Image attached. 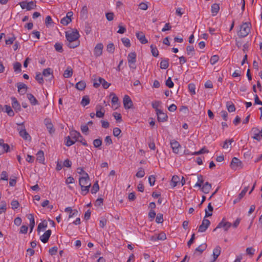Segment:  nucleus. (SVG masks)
Masks as SVG:
<instances>
[{
  "label": "nucleus",
  "mask_w": 262,
  "mask_h": 262,
  "mask_svg": "<svg viewBox=\"0 0 262 262\" xmlns=\"http://www.w3.org/2000/svg\"><path fill=\"white\" fill-rule=\"evenodd\" d=\"M251 24L248 23H244L240 26V29L237 32L238 36L241 37L247 36L250 30Z\"/></svg>",
  "instance_id": "f257e3e1"
},
{
  "label": "nucleus",
  "mask_w": 262,
  "mask_h": 262,
  "mask_svg": "<svg viewBox=\"0 0 262 262\" xmlns=\"http://www.w3.org/2000/svg\"><path fill=\"white\" fill-rule=\"evenodd\" d=\"M80 35L78 31L77 30L72 31H68L66 33V37L68 41H72L79 40L78 38Z\"/></svg>",
  "instance_id": "f03ea898"
},
{
  "label": "nucleus",
  "mask_w": 262,
  "mask_h": 262,
  "mask_svg": "<svg viewBox=\"0 0 262 262\" xmlns=\"http://www.w3.org/2000/svg\"><path fill=\"white\" fill-rule=\"evenodd\" d=\"M18 125L20 126V127L18 128L17 129L19 131V134L20 137H21L25 140L31 141V137L30 135L26 131V129L25 128L24 122L18 124Z\"/></svg>",
  "instance_id": "7ed1b4c3"
},
{
  "label": "nucleus",
  "mask_w": 262,
  "mask_h": 262,
  "mask_svg": "<svg viewBox=\"0 0 262 262\" xmlns=\"http://www.w3.org/2000/svg\"><path fill=\"white\" fill-rule=\"evenodd\" d=\"M225 219H223L222 221L219 223L216 227L213 230V231H215L218 228H223L225 231H227L230 228L232 224L229 222H225Z\"/></svg>",
  "instance_id": "20e7f679"
},
{
  "label": "nucleus",
  "mask_w": 262,
  "mask_h": 262,
  "mask_svg": "<svg viewBox=\"0 0 262 262\" xmlns=\"http://www.w3.org/2000/svg\"><path fill=\"white\" fill-rule=\"evenodd\" d=\"M123 103L125 109L131 108L133 106L132 99L128 95H125L123 98Z\"/></svg>",
  "instance_id": "39448f33"
},
{
  "label": "nucleus",
  "mask_w": 262,
  "mask_h": 262,
  "mask_svg": "<svg viewBox=\"0 0 262 262\" xmlns=\"http://www.w3.org/2000/svg\"><path fill=\"white\" fill-rule=\"evenodd\" d=\"M210 224V221L205 218L202 221L201 225L199 227L198 231L200 232H205Z\"/></svg>",
  "instance_id": "423d86ee"
},
{
  "label": "nucleus",
  "mask_w": 262,
  "mask_h": 262,
  "mask_svg": "<svg viewBox=\"0 0 262 262\" xmlns=\"http://www.w3.org/2000/svg\"><path fill=\"white\" fill-rule=\"evenodd\" d=\"M10 151V146L8 144L4 143L3 139H0V155L4 152Z\"/></svg>",
  "instance_id": "0eeeda50"
},
{
  "label": "nucleus",
  "mask_w": 262,
  "mask_h": 262,
  "mask_svg": "<svg viewBox=\"0 0 262 262\" xmlns=\"http://www.w3.org/2000/svg\"><path fill=\"white\" fill-rule=\"evenodd\" d=\"M242 162L238 158L234 157L231 161L230 167L234 170H236L239 167H242Z\"/></svg>",
  "instance_id": "6e6552de"
},
{
  "label": "nucleus",
  "mask_w": 262,
  "mask_h": 262,
  "mask_svg": "<svg viewBox=\"0 0 262 262\" xmlns=\"http://www.w3.org/2000/svg\"><path fill=\"white\" fill-rule=\"evenodd\" d=\"M90 178L87 173H84V176L80 177L79 179V185L86 186L89 184Z\"/></svg>",
  "instance_id": "1a4fd4ad"
},
{
  "label": "nucleus",
  "mask_w": 262,
  "mask_h": 262,
  "mask_svg": "<svg viewBox=\"0 0 262 262\" xmlns=\"http://www.w3.org/2000/svg\"><path fill=\"white\" fill-rule=\"evenodd\" d=\"M170 146L172 151L175 154H178L179 151V148L181 147V145L179 143L175 140H172L170 141Z\"/></svg>",
  "instance_id": "9d476101"
},
{
  "label": "nucleus",
  "mask_w": 262,
  "mask_h": 262,
  "mask_svg": "<svg viewBox=\"0 0 262 262\" xmlns=\"http://www.w3.org/2000/svg\"><path fill=\"white\" fill-rule=\"evenodd\" d=\"M156 114L158 121L165 122L167 120L168 116L167 114L164 113L162 110L158 111V112L156 113Z\"/></svg>",
  "instance_id": "9b49d317"
},
{
  "label": "nucleus",
  "mask_w": 262,
  "mask_h": 262,
  "mask_svg": "<svg viewBox=\"0 0 262 262\" xmlns=\"http://www.w3.org/2000/svg\"><path fill=\"white\" fill-rule=\"evenodd\" d=\"M64 211L69 212V219L74 217L77 216L78 215V212L76 209H72L71 207H68L65 208Z\"/></svg>",
  "instance_id": "f8f14e48"
},
{
  "label": "nucleus",
  "mask_w": 262,
  "mask_h": 262,
  "mask_svg": "<svg viewBox=\"0 0 262 262\" xmlns=\"http://www.w3.org/2000/svg\"><path fill=\"white\" fill-rule=\"evenodd\" d=\"M17 87L18 88V92L21 95L25 94L26 93L28 89L27 85L22 82L17 83Z\"/></svg>",
  "instance_id": "ddd939ff"
},
{
  "label": "nucleus",
  "mask_w": 262,
  "mask_h": 262,
  "mask_svg": "<svg viewBox=\"0 0 262 262\" xmlns=\"http://www.w3.org/2000/svg\"><path fill=\"white\" fill-rule=\"evenodd\" d=\"M51 233L52 231L51 230L49 229L47 230L42 235L40 236V241L43 243H47L51 235Z\"/></svg>",
  "instance_id": "4468645a"
},
{
  "label": "nucleus",
  "mask_w": 262,
  "mask_h": 262,
  "mask_svg": "<svg viewBox=\"0 0 262 262\" xmlns=\"http://www.w3.org/2000/svg\"><path fill=\"white\" fill-rule=\"evenodd\" d=\"M44 123L50 134H52L55 132V129L53 128V125L50 119H45L44 120Z\"/></svg>",
  "instance_id": "2eb2a0df"
},
{
  "label": "nucleus",
  "mask_w": 262,
  "mask_h": 262,
  "mask_svg": "<svg viewBox=\"0 0 262 262\" xmlns=\"http://www.w3.org/2000/svg\"><path fill=\"white\" fill-rule=\"evenodd\" d=\"M103 46L102 43H98L94 48V54L96 57L100 56L102 54Z\"/></svg>",
  "instance_id": "dca6fc26"
},
{
  "label": "nucleus",
  "mask_w": 262,
  "mask_h": 262,
  "mask_svg": "<svg viewBox=\"0 0 262 262\" xmlns=\"http://www.w3.org/2000/svg\"><path fill=\"white\" fill-rule=\"evenodd\" d=\"M136 36L142 44H145L148 42L143 32H137L136 33Z\"/></svg>",
  "instance_id": "f3484780"
},
{
  "label": "nucleus",
  "mask_w": 262,
  "mask_h": 262,
  "mask_svg": "<svg viewBox=\"0 0 262 262\" xmlns=\"http://www.w3.org/2000/svg\"><path fill=\"white\" fill-rule=\"evenodd\" d=\"M12 107L14 109V110L17 112L20 110V105L17 100V99L15 97H12Z\"/></svg>",
  "instance_id": "a211bd4d"
},
{
  "label": "nucleus",
  "mask_w": 262,
  "mask_h": 262,
  "mask_svg": "<svg viewBox=\"0 0 262 262\" xmlns=\"http://www.w3.org/2000/svg\"><path fill=\"white\" fill-rule=\"evenodd\" d=\"M221 252V248L219 246H217L213 250V259L212 262L216 260Z\"/></svg>",
  "instance_id": "6ab92c4d"
},
{
  "label": "nucleus",
  "mask_w": 262,
  "mask_h": 262,
  "mask_svg": "<svg viewBox=\"0 0 262 262\" xmlns=\"http://www.w3.org/2000/svg\"><path fill=\"white\" fill-rule=\"evenodd\" d=\"M248 190V187H246L244 188V189L241 191V192L238 194L237 198L235 199L233 201V204H235L237 202H239L240 200L244 197L246 193L247 192Z\"/></svg>",
  "instance_id": "aec40b11"
},
{
  "label": "nucleus",
  "mask_w": 262,
  "mask_h": 262,
  "mask_svg": "<svg viewBox=\"0 0 262 262\" xmlns=\"http://www.w3.org/2000/svg\"><path fill=\"white\" fill-rule=\"evenodd\" d=\"M53 71L51 68H47L46 69H44L42 72V75L45 76V77H48L50 76V78L49 79H51L53 78Z\"/></svg>",
  "instance_id": "412c9836"
},
{
  "label": "nucleus",
  "mask_w": 262,
  "mask_h": 262,
  "mask_svg": "<svg viewBox=\"0 0 262 262\" xmlns=\"http://www.w3.org/2000/svg\"><path fill=\"white\" fill-rule=\"evenodd\" d=\"M70 136L73 139H75V141L78 140V138H82V137L81 136L80 133L76 131V130H72L70 133Z\"/></svg>",
  "instance_id": "4be33fe9"
},
{
  "label": "nucleus",
  "mask_w": 262,
  "mask_h": 262,
  "mask_svg": "<svg viewBox=\"0 0 262 262\" xmlns=\"http://www.w3.org/2000/svg\"><path fill=\"white\" fill-rule=\"evenodd\" d=\"M28 219L30 220L29 226L30 228V232H31L35 226V220L33 214H29L28 216Z\"/></svg>",
  "instance_id": "5701e85b"
},
{
  "label": "nucleus",
  "mask_w": 262,
  "mask_h": 262,
  "mask_svg": "<svg viewBox=\"0 0 262 262\" xmlns=\"http://www.w3.org/2000/svg\"><path fill=\"white\" fill-rule=\"evenodd\" d=\"M3 112L7 113L9 116L12 117L14 115V113L10 106L5 105L4 106H3Z\"/></svg>",
  "instance_id": "b1692460"
},
{
  "label": "nucleus",
  "mask_w": 262,
  "mask_h": 262,
  "mask_svg": "<svg viewBox=\"0 0 262 262\" xmlns=\"http://www.w3.org/2000/svg\"><path fill=\"white\" fill-rule=\"evenodd\" d=\"M211 188V185L209 182H206L202 186V190L205 193H208Z\"/></svg>",
  "instance_id": "393cba45"
},
{
  "label": "nucleus",
  "mask_w": 262,
  "mask_h": 262,
  "mask_svg": "<svg viewBox=\"0 0 262 262\" xmlns=\"http://www.w3.org/2000/svg\"><path fill=\"white\" fill-rule=\"evenodd\" d=\"M136 54L135 52H131L128 55L127 59L129 63H135L136 62Z\"/></svg>",
  "instance_id": "a878e982"
},
{
  "label": "nucleus",
  "mask_w": 262,
  "mask_h": 262,
  "mask_svg": "<svg viewBox=\"0 0 262 262\" xmlns=\"http://www.w3.org/2000/svg\"><path fill=\"white\" fill-rule=\"evenodd\" d=\"M37 160L40 163H43L45 161L44 152L40 150L37 153Z\"/></svg>",
  "instance_id": "bb28decb"
},
{
  "label": "nucleus",
  "mask_w": 262,
  "mask_h": 262,
  "mask_svg": "<svg viewBox=\"0 0 262 262\" xmlns=\"http://www.w3.org/2000/svg\"><path fill=\"white\" fill-rule=\"evenodd\" d=\"M27 98L32 105H35L38 104V101L32 94H28Z\"/></svg>",
  "instance_id": "cd10ccee"
},
{
  "label": "nucleus",
  "mask_w": 262,
  "mask_h": 262,
  "mask_svg": "<svg viewBox=\"0 0 262 262\" xmlns=\"http://www.w3.org/2000/svg\"><path fill=\"white\" fill-rule=\"evenodd\" d=\"M86 86V83L84 81H80L76 84L75 88L80 91L83 90Z\"/></svg>",
  "instance_id": "c85d7f7f"
},
{
  "label": "nucleus",
  "mask_w": 262,
  "mask_h": 262,
  "mask_svg": "<svg viewBox=\"0 0 262 262\" xmlns=\"http://www.w3.org/2000/svg\"><path fill=\"white\" fill-rule=\"evenodd\" d=\"M169 67V59H162L160 62V68L166 69Z\"/></svg>",
  "instance_id": "c756f323"
},
{
  "label": "nucleus",
  "mask_w": 262,
  "mask_h": 262,
  "mask_svg": "<svg viewBox=\"0 0 262 262\" xmlns=\"http://www.w3.org/2000/svg\"><path fill=\"white\" fill-rule=\"evenodd\" d=\"M220 10V6L217 4H213L211 6V12L212 13L213 16H215L219 12Z\"/></svg>",
  "instance_id": "7c9ffc66"
},
{
  "label": "nucleus",
  "mask_w": 262,
  "mask_h": 262,
  "mask_svg": "<svg viewBox=\"0 0 262 262\" xmlns=\"http://www.w3.org/2000/svg\"><path fill=\"white\" fill-rule=\"evenodd\" d=\"M198 182L195 184L194 187H201L204 183L203 177L201 174L197 175Z\"/></svg>",
  "instance_id": "2f4dec72"
},
{
  "label": "nucleus",
  "mask_w": 262,
  "mask_h": 262,
  "mask_svg": "<svg viewBox=\"0 0 262 262\" xmlns=\"http://www.w3.org/2000/svg\"><path fill=\"white\" fill-rule=\"evenodd\" d=\"M179 181L180 178L178 176H173L171 179L170 185L172 187H174L177 185V184Z\"/></svg>",
  "instance_id": "473e14b6"
},
{
  "label": "nucleus",
  "mask_w": 262,
  "mask_h": 262,
  "mask_svg": "<svg viewBox=\"0 0 262 262\" xmlns=\"http://www.w3.org/2000/svg\"><path fill=\"white\" fill-rule=\"evenodd\" d=\"M80 45V41L79 40L72 41L71 42L68 41L67 45L70 48H75L78 47Z\"/></svg>",
  "instance_id": "72a5a7b5"
},
{
  "label": "nucleus",
  "mask_w": 262,
  "mask_h": 262,
  "mask_svg": "<svg viewBox=\"0 0 262 262\" xmlns=\"http://www.w3.org/2000/svg\"><path fill=\"white\" fill-rule=\"evenodd\" d=\"M90 187H91L90 183H89L88 185H87L86 186H81V194L83 195H85L89 192V189H90Z\"/></svg>",
  "instance_id": "f704fd0d"
},
{
  "label": "nucleus",
  "mask_w": 262,
  "mask_h": 262,
  "mask_svg": "<svg viewBox=\"0 0 262 262\" xmlns=\"http://www.w3.org/2000/svg\"><path fill=\"white\" fill-rule=\"evenodd\" d=\"M90 100L89 97L88 95H85L83 97L81 101V104L83 106H85L90 103Z\"/></svg>",
  "instance_id": "c9c22d12"
},
{
  "label": "nucleus",
  "mask_w": 262,
  "mask_h": 262,
  "mask_svg": "<svg viewBox=\"0 0 262 262\" xmlns=\"http://www.w3.org/2000/svg\"><path fill=\"white\" fill-rule=\"evenodd\" d=\"M73 71L71 68L68 67L64 72L63 76L65 78H70L72 76Z\"/></svg>",
  "instance_id": "e433bc0d"
},
{
  "label": "nucleus",
  "mask_w": 262,
  "mask_h": 262,
  "mask_svg": "<svg viewBox=\"0 0 262 262\" xmlns=\"http://www.w3.org/2000/svg\"><path fill=\"white\" fill-rule=\"evenodd\" d=\"M47 227V222L46 220H44L42 222L39 224L38 225L37 231L38 233L40 232L41 230L43 228Z\"/></svg>",
  "instance_id": "4c0bfd02"
},
{
  "label": "nucleus",
  "mask_w": 262,
  "mask_h": 262,
  "mask_svg": "<svg viewBox=\"0 0 262 262\" xmlns=\"http://www.w3.org/2000/svg\"><path fill=\"white\" fill-rule=\"evenodd\" d=\"M226 106L229 112H233L235 111V107L234 104L231 102H227L226 103Z\"/></svg>",
  "instance_id": "58836bf2"
},
{
  "label": "nucleus",
  "mask_w": 262,
  "mask_h": 262,
  "mask_svg": "<svg viewBox=\"0 0 262 262\" xmlns=\"http://www.w3.org/2000/svg\"><path fill=\"white\" fill-rule=\"evenodd\" d=\"M187 54L188 55L193 56L194 54V47L192 46H188L186 48Z\"/></svg>",
  "instance_id": "ea45409f"
},
{
  "label": "nucleus",
  "mask_w": 262,
  "mask_h": 262,
  "mask_svg": "<svg viewBox=\"0 0 262 262\" xmlns=\"http://www.w3.org/2000/svg\"><path fill=\"white\" fill-rule=\"evenodd\" d=\"M208 210L210 211V213H209L207 209H205V217H209V216H210L212 215V211H213V207L211 206V203H209L208 205Z\"/></svg>",
  "instance_id": "a19ab883"
},
{
  "label": "nucleus",
  "mask_w": 262,
  "mask_h": 262,
  "mask_svg": "<svg viewBox=\"0 0 262 262\" xmlns=\"http://www.w3.org/2000/svg\"><path fill=\"white\" fill-rule=\"evenodd\" d=\"M207 244H203L200 245L198 247H197L195 250V252H199L200 254H201L207 248Z\"/></svg>",
  "instance_id": "79ce46f5"
},
{
  "label": "nucleus",
  "mask_w": 262,
  "mask_h": 262,
  "mask_svg": "<svg viewBox=\"0 0 262 262\" xmlns=\"http://www.w3.org/2000/svg\"><path fill=\"white\" fill-rule=\"evenodd\" d=\"M150 47L151 49V52L152 56L154 57H158V56L159 55V51L157 47L152 45H151Z\"/></svg>",
  "instance_id": "37998d69"
},
{
  "label": "nucleus",
  "mask_w": 262,
  "mask_h": 262,
  "mask_svg": "<svg viewBox=\"0 0 262 262\" xmlns=\"http://www.w3.org/2000/svg\"><path fill=\"white\" fill-rule=\"evenodd\" d=\"M102 107L101 106L97 105L96 106V116L98 118H102L103 117L104 115V113L101 112L100 110H99V109H101Z\"/></svg>",
  "instance_id": "c03bdc74"
},
{
  "label": "nucleus",
  "mask_w": 262,
  "mask_h": 262,
  "mask_svg": "<svg viewBox=\"0 0 262 262\" xmlns=\"http://www.w3.org/2000/svg\"><path fill=\"white\" fill-rule=\"evenodd\" d=\"M42 75L40 73L38 72L36 73L35 76V79L38 81L39 84H42L43 83V79L42 77Z\"/></svg>",
  "instance_id": "a18cd8bd"
},
{
  "label": "nucleus",
  "mask_w": 262,
  "mask_h": 262,
  "mask_svg": "<svg viewBox=\"0 0 262 262\" xmlns=\"http://www.w3.org/2000/svg\"><path fill=\"white\" fill-rule=\"evenodd\" d=\"M99 190V186L98 185V182L96 181L93 185L92 188L91 189L92 193H96Z\"/></svg>",
  "instance_id": "49530a36"
},
{
  "label": "nucleus",
  "mask_w": 262,
  "mask_h": 262,
  "mask_svg": "<svg viewBox=\"0 0 262 262\" xmlns=\"http://www.w3.org/2000/svg\"><path fill=\"white\" fill-rule=\"evenodd\" d=\"M54 48L56 51L59 53H62L63 51L62 49V44L61 43H56L54 45Z\"/></svg>",
  "instance_id": "de8ad7c7"
},
{
  "label": "nucleus",
  "mask_w": 262,
  "mask_h": 262,
  "mask_svg": "<svg viewBox=\"0 0 262 262\" xmlns=\"http://www.w3.org/2000/svg\"><path fill=\"white\" fill-rule=\"evenodd\" d=\"M21 64L18 62H16L13 64V69L15 72H20Z\"/></svg>",
  "instance_id": "09e8293b"
},
{
  "label": "nucleus",
  "mask_w": 262,
  "mask_h": 262,
  "mask_svg": "<svg viewBox=\"0 0 262 262\" xmlns=\"http://www.w3.org/2000/svg\"><path fill=\"white\" fill-rule=\"evenodd\" d=\"M145 175V171L143 168L140 167L139 168L138 172H137L136 176L138 178H142Z\"/></svg>",
  "instance_id": "8fccbe9b"
},
{
  "label": "nucleus",
  "mask_w": 262,
  "mask_h": 262,
  "mask_svg": "<svg viewBox=\"0 0 262 262\" xmlns=\"http://www.w3.org/2000/svg\"><path fill=\"white\" fill-rule=\"evenodd\" d=\"M188 89H189V92L192 95L195 94V86L193 83H191L188 84Z\"/></svg>",
  "instance_id": "3c124183"
},
{
  "label": "nucleus",
  "mask_w": 262,
  "mask_h": 262,
  "mask_svg": "<svg viewBox=\"0 0 262 262\" xmlns=\"http://www.w3.org/2000/svg\"><path fill=\"white\" fill-rule=\"evenodd\" d=\"M71 21V18L64 17L61 19L60 23L64 26H67Z\"/></svg>",
  "instance_id": "603ef678"
},
{
  "label": "nucleus",
  "mask_w": 262,
  "mask_h": 262,
  "mask_svg": "<svg viewBox=\"0 0 262 262\" xmlns=\"http://www.w3.org/2000/svg\"><path fill=\"white\" fill-rule=\"evenodd\" d=\"M91 29H92V28H91L90 24L88 23H86L85 24L84 29V31L85 33H86V34L88 35L89 34H90L91 32Z\"/></svg>",
  "instance_id": "864d4df0"
},
{
  "label": "nucleus",
  "mask_w": 262,
  "mask_h": 262,
  "mask_svg": "<svg viewBox=\"0 0 262 262\" xmlns=\"http://www.w3.org/2000/svg\"><path fill=\"white\" fill-rule=\"evenodd\" d=\"M161 103V102L159 101H155L152 102V106L155 109L156 113L158 112V111H161V110L158 108V107Z\"/></svg>",
  "instance_id": "5fc2aeb1"
},
{
  "label": "nucleus",
  "mask_w": 262,
  "mask_h": 262,
  "mask_svg": "<svg viewBox=\"0 0 262 262\" xmlns=\"http://www.w3.org/2000/svg\"><path fill=\"white\" fill-rule=\"evenodd\" d=\"M102 140L100 139H97L93 141L94 146L96 148H99L102 145Z\"/></svg>",
  "instance_id": "6e6d98bb"
},
{
  "label": "nucleus",
  "mask_w": 262,
  "mask_h": 262,
  "mask_svg": "<svg viewBox=\"0 0 262 262\" xmlns=\"http://www.w3.org/2000/svg\"><path fill=\"white\" fill-rule=\"evenodd\" d=\"M166 239V234L164 233H163V232H161L160 234H159L157 236H156V237L155 238V241H157V240L164 241V240H165Z\"/></svg>",
  "instance_id": "4d7b16f0"
},
{
  "label": "nucleus",
  "mask_w": 262,
  "mask_h": 262,
  "mask_svg": "<svg viewBox=\"0 0 262 262\" xmlns=\"http://www.w3.org/2000/svg\"><path fill=\"white\" fill-rule=\"evenodd\" d=\"M100 80L101 81V84L103 88L105 89H107L111 84L105 81L103 78L100 77Z\"/></svg>",
  "instance_id": "13d9d810"
},
{
  "label": "nucleus",
  "mask_w": 262,
  "mask_h": 262,
  "mask_svg": "<svg viewBox=\"0 0 262 262\" xmlns=\"http://www.w3.org/2000/svg\"><path fill=\"white\" fill-rule=\"evenodd\" d=\"M233 142H234V140L233 139H231L230 140H226L224 142L223 145H222V147L224 149H228V148H229L228 144L229 143L230 144H231Z\"/></svg>",
  "instance_id": "bf43d9fd"
},
{
  "label": "nucleus",
  "mask_w": 262,
  "mask_h": 262,
  "mask_svg": "<svg viewBox=\"0 0 262 262\" xmlns=\"http://www.w3.org/2000/svg\"><path fill=\"white\" fill-rule=\"evenodd\" d=\"M66 140H67V141H66V145L67 146H70L73 145L76 141L75 140L71 139V138L70 136L67 137L66 138Z\"/></svg>",
  "instance_id": "052dcab7"
},
{
  "label": "nucleus",
  "mask_w": 262,
  "mask_h": 262,
  "mask_svg": "<svg viewBox=\"0 0 262 262\" xmlns=\"http://www.w3.org/2000/svg\"><path fill=\"white\" fill-rule=\"evenodd\" d=\"M165 84L167 87L169 88H172L173 87L174 84L171 80V77H168V78L166 80Z\"/></svg>",
  "instance_id": "680f3d73"
},
{
  "label": "nucleus",
  "mask_w": 262,
  "mask_h": 262,
  "mask_svg": "<svg viewBox=\"0 0 262 262\" xmlns=\"http://www.w3.org/2000/svg\"><path fill=\"white\" fill-rule=\"evenodd\" d=\"M113 115L118 122H120L122 121V116L120 113L115 112L113 113Z\"/></svg>",
  "instance_id": "e2e57ef3"
},
{
  "label": "nucleus",
  "mask_w": 262,
  "mask_h": 262,
  "mask_svg": "<svg viewBox=\"0 0 262 262\" xmlns=\"http://www.w3.org/2000/svg\"><path fill=\"white\" fill-rule=\"evenodd\" d=\"M121 40L123 43V45L126 47H129L130 46V40L127 38H122Z\"/></svg>",
  "instance_id": "0e129e2a"
},
{
  "label": "nucleus",
  "mask_w": 262,
  "mask_h": 262,
  "mask_svg": "<svg viewBox=\"0 0 262 262\" xmlns=\"http://www.w3.org/2000/svg\"><path fill=\"white\" fill-rule=\"evenodd\" d=\"M27 7H28L27 10L29 11V10L34 9L36 7V5L35 4V3H34L33 1H31V2L28 3Z\"/></svg>",
  "instance_id": "69168bd1"
},
{
  "label": "nucleus",
  "mask_w": 262,
  "mask_h": 262,
  "mask_svg": "<svg viewBox=\"0 0 262 262\" xmlns=\"http://www.w3.org/2000/svg\"><path fill=\"white\" fill-rule=\"evenodd\" d=\"M115 50V47L113 43H110L107 46V51L110 53H113Z\"/></svg>",
  "instance_id": "338daca9"
},
{
  "label": "nucleus",
  "mask_w": 262,
  "mask_h": 262,
  "mask_svg": "<svg viewBox=\"0 0 262 262\" xmlns=\"http://www.w3.org/2000/svg\"><path fill=\"white\" fill-rule=\"evenodd\" d=\"M219 59V57L217 55L212 56L210 60V63L212 65L214 64Z\"/></svg>",
  "instance_id": "774afa93"
}]
</instances>
